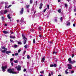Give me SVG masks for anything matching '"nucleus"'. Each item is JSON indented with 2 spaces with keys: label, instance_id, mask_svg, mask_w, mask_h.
<instances>
[{
  "label": "nucleus",
  "instance_id": "obj_63",
  "mask_svg": "<svg viewBox=\"0 0 76 76\" xmlns=\"http://www.w3.org/2000/svg\"><path fill=\"white\" fill-rule=\"evenodd\" d=\"M40 76H44V75H40Z\"/></svg>",
  "mask_w": 76,
  "mask_h": 76
},
{
  "label": "nucleus",
  "instance_id": "obj_62",
  "mask_svg": "<svg viewBox=\"0 0 76 76\" xmlns=\"http://www.w3.org/2000/svg\"><path fill=\"white\" fill-rule=\"evenodd\" d=\"M4 25H5V26H7V24H4Z\"/></svg>",
  "mask_w": 76,
  "mask_h": 76
},
{
  "label": "nucleus",
  "instance_id": "obj_61",
  "mask_svg": "<svg viewBox=\"0 0 76 76\" xmlns=\"http://www.w3.org/2000/svg\"><path fill=\"white\" fill-rule=\"evenodd\" d=\"M60 19H63V17H61V18Z\"/></svg>",
  "mask_w": 76,
  "mask_h": 76
},
{
  "label": "nucleus",
  "instance_id": "obj_57",
  "mask_svg": "<svg viewBox=\"0 0 76 76\" xmlns=\"http://www.w3.org/2000/svg\"><path fill=\"white\" fill-rule=\"evenodd\" d=\"M60 20L61 22H63V19H61Z\"/></svg>",
  "mask_w": 76,
  "mask_h": 76
},
{
  "label": "nucleus",
  "instance_id": "obj_26",
  "mask_svg": "<svg viewBox=\"0 0 76 76\" xmlns=\"http://www.w3.org/2000/svg\"><path fill=\"white\" fill-rule=\"evenodd\" d=\"M48 43H50V44H52V43H53V42H52L51 41H48Z\"/></svg>",
  "mask_w": 76,
  "mask_h": 76
},
{
  "label": "nucleus",
  "instance_id": "obj_7",
  "mask_svg": "<svg viewBox=\"0 0 76 76\" xmlns=\"http://www.w3.org/2000/svg\"><path fill=\"white\" fill-rule=\"evenodd\" d=\"M66 24L67 26H70V20L67 21L66 22Z\"/></svg>",
  "mask_w": 76,
  "mask_h": 76
},
{
  "label": "nucleus",
  "instance_id": "obj_5",
  "mask_svg": "<svg viewBox=\"0 0 76 76\" xmlns=\"http://www.w3.org/2000/svg\"><path fill=\"white\" fill-rule=\"evenodd\" d=\"M7 68V65H6L4 66H2L1 69L3 72H5L6 69Z\"/></svg>",
  "mask_w": 76,
  "mask_h": 76
},
{
  "label": "nucleus",
  "instance_id": "obj_37",
  "mask_svg": "<svg viewBox=\"0 0 76 76\" xmlns=\"http://www.w3.org/2000/svg\"><path fill=\"white\" fill-rule=\"evenodd\" d=\"M50 67H54V65H50Z\"/></svg>",
  "mask_w": 76,
  "mask_h": 76
},
{
  "label": "nucleus",
  "instance_id": "obj_44",
  "mask_svg": "<svg viewBox=\"0 0 76 76\" xmlns=\"http://www.w3.org/2000/svg\"><path fill=\"white\" fill-rule=\"evenodd\" d=\"M25 53H26V51H24V52H23V54L24 55L25 54Z\"/></svg>",
  "mask_w": 76,
  "mask_h": 76
},
{
  "label": "nucleus",
  "instance_id": "obj_31",
  "mask_svg": "<svg viewBox=\"0 0 76 76\" xmlns=\"http://www.w3.org/2000/svg\"><path fill=\"white\" fill-rule=\"evenodd\" d=\"M33 1H32V0H31L30 1V4H32V3Z\"/></svg>",
  "mask_w": 76,
  "mask_h": 76
},
{
  "label": "nucleus",
  "instance_id": "obj_32",
  "mask_svg": "<svg viewBox=\"0 0 76 76\" xmlns=\"http://www.w3.org/2000/svg\"><path fill=\"white\" fill-rule=\"evenodd\" d=\"M58 59L57 58H55V61H58Z\"/></svg>",
  "mask_w": 76,
  "mask_h": 76
},
{
  "label": "nucleus",
  "instance_id": "obj_20",
  "mask_svg": "<svg viewBox=\"0 0 76 76\" xmlns=\"http://www.w3.org/2000/svg\"><path fill=\"white\" fill-rule=\"evenodd\" d=\"M10 38H13V39H14V38H15V36L13 37H12V36H10Z\"/></svg>",
  "mask_w": 76,
  "mask_h": 76
},
{
  "label": "nucleus",
  "instance_id": "obj_50",
  "mask_svg": "<svg viewBox=\"0 0 76 76\" xmlns=\"http://www.w3.org/2000/svg\"><path fill=\"white\" fill-rule=\"evenodd\" d=\"M56 53H57V52H53V54H56Z\"/></svg>",
  "mask_w": 76,
  "mask_h": 76
},
{
  "label": "nucleus",
  "instance_id": "obj_24",
  "mask_svg": "<svg viewBox=\"0 0 76 76\" xmlns=\"http://www.w3.org/2000/svg\"><path fill=\"white\" fill-rule=\"evenodd\" d=\"M14 63H18V60L14 61Z\"/></svg>",
  "mask_w": 76,
  "mask_h": 76
},
{
  "label": "nucleus",
  "instance_id": "obj_58",
  "mask_svg": "<svg viewBox=\"0 0 76 76\" xmlns=\"http://www.w3.org/2000/svg\"><path fill=\"white\" fill-rule=\"evenodd\" d=\"M5 9H6L7 8V6H5Z\"/></svg>",
  "mask_w": 76,
  "mask_h": 76
},
{
  "label": "nucleus",
  "instance_id": "obj_46",
  "mask_svg": "<svg viewBox=\"0 0 76 76\" xmlns=\"http://www.w3.org/2000/svg\"><path fill=\"white\" fill-rule=\"evenodd\" d=\"M42 7H41L40 6L39 7V9H42Z\"/></svg>",
  "mask_w": 76,
  "mask_h": 76
},
{
  "label": "nucleus",
  "instance_id": "obj_27",
  "mask_svg": "<svg viewBox=\"0 0 76 76\" xmlns=\"http://www.w3.org/2000/svg\"><path fill=\"white\" fill-rule=\"evenodd\" d=\"M18 54H19V53H15V56H18Z\"/></svg>",
  "mask_w": 76,
  "mask_h": 76
},
{
  "label": "nucleus",
  "instance_id": "obj_48",
  "mask_svg": "<svg viewBox=\"0 0 76 76\" xmlns=\"http://www.w3.org/2000/svg\"><path fill=\"white\" fill-rule=\"evenodd\" d=\"M74 71H71V73H74Z\"/></svg>",
  "mask_w": 76,
  "mask_h": 76
},
{
  "label": "nucleus",
  "instance_id": "obj_4",
  "mask_svg": "<svg viewBox=\"0 0 76 76\" xmlns=\"http://www.w3.org/2000/svg\"><path fill=\"white\" fill-rule=\"evenodd\" d=\"M68 60L69 61V63L70 64H73L75 63V62H76V61H75V60H73V61H72L71 58L68 59Z\"/></svg>",
  "mask_w": 76,
  "mask_h": 76
},
{
  "label": "nucleus",
  "instance_id": "obj_8",
  "mask_svg": "<svg viewBox=\"0 0 76 76\" xmlns=\"http://www.w3.org/2000/svg\"><path fill=\"white\" fill-rule=\"evenodd\" d=\"M67 66H68V67L69 69H72V67H73V66H72V65L70 64H68Z\"/></svg>",
  "mask_w": 76,
  "mask_h": 76
},
{
  "label": "nucleus",
  "instance_id": "obj_28",
  "mask_svg": "<svg viewBox=\"0 0 76 76\" xmlns=\"http://www.w3.org/2000/svg\"><path fill=\"white\" fill-rule=\"evenodd\" d=\"M27 47H28V45H26L25 46H24V47H25V48H27Z\"/></svg>",
  "mask_w": 76,
  "mask_h": 76
},
{
  "label": "nucleus",
  "instance_id": "obj_40",
  "mask_svg": "<svg viewBox=\"0 0 76 76\" xmlns=\"http://www.w3.org/2000/svg\"><path fill=\"white\" fill-rule=\"evenodd\" d=\"M64 4L66 7H67V4Z\"/></svg>",
  "mask_w": 76,
  "mask_h": 76
},
{
  "label": "nucleus",
  "instance_id": "obj_25",
  "mask_svg": "<svg viewBox=\"0 0 76 76\" xmlns=\"http://www.w3.org/2000/svg\"><path fill=\"white\" fill-rule=\"evenodd\" d=\"M57 66V65L56 64H55L53 65V67H56Z\"/></svg>",
  "mask_w": 76,
  "mask_h": 76
},
{
  "label": "nucleus",
  "instance_id": "obj_13",
  "mask_svg": "<svg viewBox=\"0 0 76 76\" xmlns=\"http://www.w3.org/2000/svg\"><path fill=\"white\" fill-rule=\"evenodd\" d=\"M10 16V15H9V14H8L7 15V17H8V19H11V17Z\"/></svg>",
  "mask_w": 76,
  "mask_h": 76
},
{
  "label": "nucleus",
  "instance_id": "obj_18",
  "mask_svg": "<svg viewBox=\"0 0 76 76\" xmlns=\"http://www.w3.org/2000/svg\"><path fill=\"white\" fill-rule=\"evenodd\" d=\"M6 13H7V10H5L4 11V14H6Z\"/></svg>",
  "mask_w": 76,
  "mask_h": 76
},
{
  "label": "nucleus",
  "instance_id": "obj_38",
  "mask_svg": "<svg viewBox=\"0 0 76 76\" xmlns=\"http://www.w3.org/2000/svg\"><path fill=\"white\" fill-rule=\"evenodd\" d=\"M65 73L66 74H68V73H69V72H67V71H65Z\"/></svg>",
  "mask_w": 76,
  "mask_h": 76
},
{
  "label": "nucleus",
  "instance_id": "obj_3",
  "mask_svg": "<svg viewBox=\"0 0 76 76\" xmlns=\"http://www.w3.org/2000/svg\"><path fill=\"white\" fill-rule=\"evenodd\" d=\"M22 36L23 38V39L24 40L23 42L24 43V44H25L26 43V39H27L26 38L25 36V35L23 34H22Z\"/></svg>",
  "mask_w": 76,
  "mask_h": 76
},
{
  "label": "nucleus",
  "instance_id": "obj_12",
  "mask_svg": "<svg viewBox=\"0 0 76 76\" xmlns=\"http://www.w3.org/2000/svg\"><path fill=\"white\" fill-rule=\"evenodd\" d=\"M34 25L35 28H37V26H38V25H37V23H35V24H34Z\"/></svg>",
  "mask_w": 76,
  "mask_h": 76
},
{
  "label": "nucleus",
  "instance_id": "obj_34",
  "mask_svg": "<svg viewBox=\"0 0 76 76\" xmlns=\"http://www.w3.org/2000/svg\"><path fill=\"white\" fill-rule=\"evenodd\" d=\"M10 63H11V65L12 66H13V62H12V61H10Z\"/></svg>",
  "mask_w": 76,
  "mask_h": 76
},
{
  "label": "nucleus",
  "instance_id": "obj_43",
  "mask_svg": "<svg viewBox=\"0 0 76 76\" xmlns=\"http://www.w3.org/2000/svg\"><path fill=\"white\" fill-rule=\"evenodd\" d=\"M10 42H14L13 41V40L10 39Z\"/></svg>",
  "mask_w": 76,
  "mask_h": 76
},
{
  "label": "nucleus",
  "instance_id": "obj_47",
  "mask_svg": "<svg viewBox=\"0 0 76 76\" xmlns=\"http://www.w3.org/2000/svg\"><path fill=\"white\" fill-rule=\"evenodd\" d=\"M75 56V54H73L72 55V58H73V57H74V56Z\"/></svg>",
  "mask_w": 76,
  "mask_h": 76
},
{
  "label": "nucleus",
  "instance_id": "obj_42",
  "mask_svg": "<svg viewBox=\"0 0 76 76\" xmlns=\"http://www.w3.org/2000/svg\"><path fill=\"white\" fill-rule=\"evenodd\" d=\"M26 69L24 68V70H23V72H26Z\"/></svg>",
  "mask_w": 76,
  "mask_h": 76
},
{
  "label": "nucleus",
  "instance_id": "obj_33",
  "mask_svg": "<svg viewBox=\"0 0 76 76\" xmlns=\"http://www.w3.org/2000/svg\"><path fill=\"white\" fill-rule=\"evenodd\" d=\"M47 8H45V9L43 11V12H45V11H46V10H47Z\"/></svg>",
  "mask_w": 76,
  "mask_h": 76
},
{
  "label": "nucleus",
  "instance_id": "obj_49",
  "mask_svg": "<svg viewBox=\"0 0 76 76\" xmlns=\"http://www.w3.org/2000/svg\"><path fill=\"white\" fill-rule=\"evenodd\" d=\"M51 73L52 75H53V72H51Z\"/></svg>",
  "mask_w": 76,
  "mask_h": 76
},
{
  "label": "nucleus",
  "instance_id": "obj_36",
  "mask_svg": "<svg viewBox=\"0 0 76 76\" xmlns=\"http://www.w3.org/2000/svg\"><path fill=\"white\" fill-rule=\"evenodd\" d=\"M21 51V50L20 49H19L18 51V53H19L20 52V51Z\"/></svg>",
  "mask_w": 76,
  "mask_h": 76
},
{
  "label": "nucleus",
  "instance_id": "obj_30",
  "mask_svg": "<svg viewBox=\"0 0 76 76\" xmlns=\"http://www.w3.org/2000/svg\"><path fill=\"white\" fill-rule=\"evenodd\" d=\"M16 47H18V45H14V48H16Z\"/></svg>",
  "mask_w": 76,
  "mask_h": 76
},
{
  "label": "nucleus",
  "instance_id": "obj_60",
  "mask_svg": "<svg viewBox=\"0 0 76 76\" xmlns=\"http://www.w3.org/2000/svg\"><path fill=\"white\" fill-rule=\"evenodd\" d=\"M8 21H9V22H11V21H12V20H9Z\"/></svg>",
  "mask_w": 76,
  "mask_h": 76
},
{
  "label": "nucleus",
  "instance_id": "obj_14",
  "mask_svg": "<svg viewBox=\"0 0 76 76\" xmlns=\"http://www.w3.org/2000/svg\"><path fill=\"white\" fill-rule=\"evenodd\" d=\"M61 9H59L58 10V13H61Z\"/></svg>",
  "mask_w": 76,
  "mask_h": 76
},
{
  "label": "nucleus",
  "instance_id": "obj_54",
  "mask_svg": "<svg viewBox=\"0 0 76 76\" xmlns=\"http://www.w3.org/2000/svg\"><path fill=\"white\" fill-rule=\"evenodd\" d=\"M39 37H40V38L41 37H42V36H41V35L40 34L39 35Z\"/></svg>",
  "mask_w": 76,
  "mask_h": 76
},
{
  "label": "nucleus",
  "instance_id": "obj_55",
  "mask_svg": "<svg viewBox=\"0 0 76 76\" xmlns=\"http://www.w3.org/2000/svg\"><path fill=\"white\" fill-rule=\"evenodd\" d=\"M58 2H60L61 0H58Z\"/></svg>",
  "mask_w": 76,
  "mask_h": 76
},
{
  "label": "nucleus",
  "instance_id": "obj_52",
  "mask_svg": "<svg viewBox=\"0 0 76 76\" xmlns=\"http://www.w3.org/2000/svg\"><path fill=\"white\" fill-rule=\"evenodd\" d=\"M27 12H28V13H29V10H27Z\"/></svg>",
  "mask_w": 76,
  "mask_h": 76
},
{
  "label": "nucleus",
  "instance_id": "obj_15",
  "mask_svg": "<svg viewBox=\"0 0 76 76\" xmlns=\"http://www.w3.org/2000/svg\"><path fill=\"white\" fill-rule=\"evenodd\" d=\"M30 7V5H28L26 6V8H27V9H29V7Z\"/></svg>",
  "mask_w": 76,
  "mask_h": 76
},
{
  "label": "nucleus",
  "instance_id": "obj_9",
  "mask_svg": "<svg viewBox=\"0 0 76 76\" xmlns=\"http://www.w3.org/2000/svg\"><path fill=\"white\" fill-rule=\"evenodd\" d=\"M17 22H19L20 23V24H21V23H22V22H23V20L21 19L20 21L19 20H17Z\"/></svg>",
  "mask_w": 76,
  "mask_h": 76
},
{
  "label": "nucleus",
  "instance_id": "obj_51",
  "mask_svg": "<svg viewBox=\"0 0 76 76\" xmlns=\"http://www.w3.org/2000/svg\"><path fill=\"white\" fill-rule=\"evenodd\" d=\"M48 76H51V73H50L49 74Z\"/></svg>",
  "mask_w": 76,
  "mask_h": 76
},
{
  "label": "nucleus",
  "instance_id": "obj_17",
  "mask_svg": "<svg viewBox=\"0 0 76 76\" xmlns=\"http://www.w3.org/2000/svg\"><path fill=\"white\" fill-rule=\"evenodd\" d=\"M42 60L43 62L45 60V58H44V57H43L42 58Z\"/></svg>",
  "mask_w": 76,
  "mask_h": 76
},
{
  "label": "nucleus",
  "instance_id": "obj_2",
  "mask_svg": "<svg viewBox=\"0 0 76 76\" xmlns=\"http://www.w3.org/2000/svg\"><path fill=\"white\" fill-rule=\"evenodd\" d=\"M1 48L3 50H2L1 49H0V50L2 53H4L6 52V51H7V48H5L4 47L1 46Z\"/></svg>",
  "mask_w": 76,
  "mask_h": 76
},
{
  "label": "nucleus",
  "instance_id": "obj_10",
  "mask_svg": "<svg viewBox=\"0 0 76 76\" xmlns=\"http://www.w3.org/2000/svg\"><path fill=\"white\" fill-rule=\"evenodd\" d=\"M23 8H22L21 11L20 12V15H22V14H23Z\"/></svg>",
  "mask_w": 76,
  "mask_h": 76
},
{
  "label": "nucleus",
  "instance_id": "obj_53",
  "mask_svg": "<svg viewBox=\"0 0 76 76\" xmlns=\"http://www.w3.org/2000/svg\"><path fill=\"white\" fill-rule=\"evenodd\" d=\"M73 26L74 27H75V24H73Z\"/></svg>",
  "mask_w": 76,
  "mask_h": 76
},
{
  "label": "nucleus",
  "instance_id": "obj_23",
  "mask_svg": "<svg viewBox=\"0 0 76 76\" xmlns=\"http://www.w3.org/2000/svg\"><path fill=\"white\" fill-rule=\"evenodd\" d=\"M38 29H39V30H40V31H41V27L40 26H39V27Z\"/></svg>",
  "mask_w": 76,
  "mask_h": 76
},
{
  "label": "nucleus",
  "instance_id": "obj_41",
  "mask_svg": "<svg viewBox=\"0 0 76 76\" xmlns=\"http://www.w3.org/2000/svg\"><path fill=\"white\" fill-rule=\"evenodd\" d=\"M13 58H11L10 59V61H13Z\"/></svg>",
  "mask_w": 76,
  "mask_h": 76
},
{
  "label": "nucleus",
  "instance_id": "obj_22",
  "mask_svg": "<svg viewBox=\"0 0 76 76\" xmlns=\"http://www.w3.org/2000/svg\"><path fill=\"white\" fill-rule=\"evenodd\" d=\"M42 6H43V4H42V3H41L40 5V6L42 7Z\"/></svg>",
  "mask_w": 76,
  "mask_h": 76
},
{
  "label": "nucleus",
  "instance_id": "obj_35",
  "mask_svg": "<svg viewBox=\"0 0 76 76\" xmlns=\"http://www.w3.org/2000/svg\"><path fill=\"white\" fill-rule=\"evenodd\" d=\"M47 6L48 7V9H49V8H50V6L48 4L47 5Z\"/></svg>",
  "mask_w": 76,
  "mask_h": 76
},
{
  "label": "nucleus",
  "instance_id": "obj_21",
  "mask_svg": "<svg viewBox=\"0 0 76 76\" xmlns=\"http://www.w3.org/2000/svg\"><path fill=\"white\" fill-rule=\"evenodd\" d=\"M18 44H20V45H21L22 44V42H18Z\"/></svg>",
  "mask_w": 76,
  "mask_h": 76
},
{
  "label": "nucleus",
  "instance_id": "obj_16",
  "mask_svg": "<svg viewBox=\"0 0 76 76\" xmlns=\"http://www.w3.org/2000/svg\"><path fill=\"white\" fill-rule=\"evenodd\" d=\"M6 54H9L10 53H11V52L10 51H7L6 52Z\"/></svg>",
  "mask_w": 76,
  "mask_h": 76
},
{
  "label": "nucleus",
  "instance_id": "obj_11",
  "mask_svg": "<svg viewBox=\"0 0 76 76\" xmlns=\"http://www.w3.org/2000/svg\"><path fill=\"white\" fill-rule=\"evenodd\" d=\"M3 33H4V34H7L9 33V32L8 31H3Z\"/></svg>",
  "mask_w": 76,
  "mask_h": 76
},
{
  "label": "nucleus",
  "instance_id": "obj_29",
  "mask_svg": "<svg viewBox=\"0 0 76 76\" xmlns=\"http://www.w3.org/2000/svg\"><path fill=\"white\" fill-rule=\"evenodd\" d=\"M33 44H34L35 42V39H34L33 40Z\"/></svg>",
  "mask_w": 76,
  "mask_h": 76
},
{
  "label": "nucleus",
  "instance_id": "obj_19",
  "mask_svg": "<svg viewBox=\"0 0 76 76\" xmlns=\"http://www.w3.org/2000/svg\"><path fill=\"white\" fill-rule=\"evenodd\" d=\"M27 58L28 59H29V58H30V56H29V55H28L27 56Z\"/></svg>",
  "mask_w": 76,
  "mask_h": 76
},
{
  "label": "nucleus",
  "instance_id": "obj_59",
  "mask_svg": "<svg viewBox=\"0 0 76 76\" xmlns=\"http://www.w3.org/2000/svg\"><path fill=\"white\" fill-rule=\"evenodd\" d=\"M55 22H57V19H55Z\"/></svg>",
  "mask_w": 76,
  "mask_h": 76
},
{
  "label": "nucleus",
  "instance_id": "obj_39",
  "mask_svg": "<svg viewBox=\"0 0 76 76\" xmlns=\"http://www.w3.org/2000/svg\"><path fill=\"white\" fill-rule=\"evenodd\" d=\"M40 73H44V72L43 71H40Z\"/></svg>",
  "mask_w": 76,
  "mask_h": 76
},
{
  "label": "nucleus",
  "instance_id": "obj_64",
  "mask_svg": "<svg viewBox=\"0 0 76 76\" xmlns=\"http://www.w3.org/2000/svg\"><path fill=\"white\" fill-rule=\"evenodd\" d=\"M58 76H61V75H58Z\"/></svg>",
  "mask_w": 76,
  "mask_h": 76
},
{
  "label": "nucleus",
  "instance_id": "obj_45",
  "mask_svg": "<svg viewBox=\"0 0 76 76\" xmlns=\"http://www.w3.org/2000/svg\"><path fill=\"white\" fill-rule=\"evenodd\" d=\"M2 19H4V17H2L1 18Z\"/></svg>",
  "mask_w": 76,
  "mask_h": 76
},
{
  "label": "nucleus",
  "instance_id": "obj_6",
  "mask_svg": "<svg viewBox=\"0 0 76 76\" xmlns=\"http://www.w3.org/2000/svg\"><path fill=\"white\" fill-rule=\"evenodd\" d=\"M16 69H17V70H18V72H18L19 71H20L21 70V66L20 65H18V67H15Z\"/></svg>",
  "mask_w": 76,
  "mask_h": 76
},
{
  "label": "nucleus",
  "instance_id": "obj_1",
  "mask_svg": "<svg viewBox=\"0 0 76 76\" xmlns=\"http://www.w3.org/2000/svg\"><path fill=\"white\" fill-rule=\"evenodd\" d=\"M7 71L8 73H12V74H18L19 73V72H13V71H14V68H12V69H8Z\"/></svg>",
  "mask_w": 76,
  "mask_h": 76
},
{
  "label": "nucleus",
  "instance_id": "obj_56",
  "mask_svg": "<svg viewBox=\"0 0 76 76\" xmlns=\"http://www.w3.org/2000/svg\"><path fill=\"white\" fill-rule=\"evenodd\" d=\"M36 4H37V3H38V1H36Z\"/></svg>",
  "mask_w": 76,
  "mask_h": 76
}]
</instances>
